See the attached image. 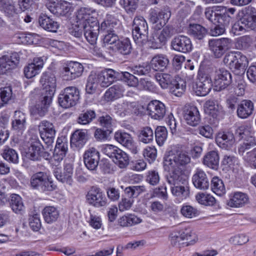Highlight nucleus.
<instances>
[{"mask_svg": "<svg viewBox=\"0 0 256 256\" xmlns=\"http://www.w3.org/2000/svg\"><path fill=\"white\" fill-rule=\"evenodd\" d=\"M47 99L48 97L42 96L40 101L30 108V115L35 119L44 116L47 112L52 100V98L50 99V100Z\"/></svg>", "mask_w": 256, "mask_h": 256, "instance_id": "23", "label": "nucleus"}, {"mask_svg": "<svg viewBox=\"0 0 256 256\" xmlns=\"http://www.w3.org/2000/svg\"><path fill=\"white\" fill-rule=\"evenodd\" d=\"M212 86L211 78L208 74H199L194 90L197 96H205L210 92Z\"/></svg>", "mask_w": 256, "mask_h": 256, "instance_id": "16", "label": "nucleus"}, {"mask_svg": "<svg viewBox=\"0 0 256 256\" xmlns=\"http://www.w3.org/2000/svg\"><path fill=\"white\" fill-rule=\"evenodd\" d=\"M38 130L42 140L48 146H50L54 142L56 132L52 123L42 121L38 125Z\"/></svg>", "mask_w": 256, "mask_h": 256, "instance_id": "14", "label": "nucleus"}, {"mask_svg": "<svg viewBox=\"0 0 256 256\" xmlns=\"http://www.w3.org/2000/svg\"><path fill=\"white\" fill-rule=\"evenodd\" d=\"M84 161L86 166L90 170H96L100 162V153L94 148L87 150L84 154Z\"/></svg>", "mask_w": 256, "mask_h": 256, "instance_id": "24", "label": "nucleus"}, {"mask_svg": "<svg viewBox=\"0 0 256 256\" xmlns=\"http://www.w3.org/2000/svg\"><path fill=\"white\" fill-rule=\"evenodd\" d=\"M10 206L12 211L16 214H22L24 212L25 207L22 198L18 194H13L10 196Z\"/></svg>", "mask_w": 256, "mask_h": 256, "instance_id": "47", "label": "nucleus"}, {"mask_svg": "<svg viewBox=\"0 0 256 256\" xmlns=\"http://www.w3.org/2000/svg\"><path fill=\"white\" fill-rule=\"evenodd\" d=\"M219 155L217 151L208 152L204 157L203 164L212 169H216L219 164Z\"/></svg>", "mask_w": 256, "mask_h": 256, "instance_id": "43", "label": "nucleus"}, {"mask_svg": "<svg viewBox=\"0 0 256 256\" xmlns=\"http://www.w3.org/2000/svg\"><path fill=\"white\" fill-rule=\"evenodd\" d=\"M164 170L170 172L166 176V181L170 184L175 186L180 184H186V178L182 174L180 170L170 169Z\"/></svg>", "mask_w": 256, "mask_h": 256, "instance_id": "33", "label": "nucleus"}, {"mask_svg": "<svg viewBox=\"0 0 256 256\" xmlns=\"http://www.w3.org/2000/svg\"><path fill=\"white\" fill-rule=\"evenodd\" d=\"M68 146L64 138H58L53 154L54 160L59 162L63 160L68 150Z\"/></svg>", "mask_w": 256, "mask_h": 256, "instance_id": "35", "label": "nucleus"}, {"mask_svg": "<svg viewBox=\"0 0 256 256\" xmlns=\"http://www.w3.org/2000/svg\"><path fill=\"white\" fill-rule=\"evenodd\" d=\"M223 62L236 75L244 74L248 62L247 58L240 52L226 54Z\"/></svg>", "mask_w": 256, "mask_h": 256, "instance_id": "4", "label": "nucleus"}, {"mask_svg": "<svg viewBox=\"0 0 256 256\" xmlns=\"http://www.w3.org/2000/svg\"><path fill=\"white\" fill-rule=\"evenodd\" d=\"M141 222L142 220L138 217L132 214L123 216L118 220V224L122 227L130 226Z\"/></svg>", "mask_w": 256, "mask_h": 256, "instance_id": "51", "label": "nucleus"}, {"mask_svg": "<svg viewBox=\"0 0 256 256\" xmlns=\"http://www.w3.org/2000/svg\"><path fill=\"white\" fill-rule=\"evenodd\" d=\"M26 156L31 160H38L41 158L47 159L49 154L44 151L43 146L39 140H35L31 142L26 152Z\"/></svg>", "mask_w": 256, "mask_h": 256, "instance_id": "19", "label": "nucleus"}, {"mask_svg": "<svg viewBox=\"0 0 256 256\" xmlns=\"http://www.w3.org/2000/svg\"><path fill=\"white\" fill-rule=\"evenodd\" d=\"M112 160L120 168H124L129 164V158L128 155L120 148L119 152H118L114 156Z\"/></svg>", "mask_w": 256, "mask_h": 256, "instance_id": "53", "label": "nucleus"}, {"mask_svg": "<svg viewBox=\"0 0 256 256\" xmlns=\"http://www.w3.org/2000/svg\"><path fill=\"white\" fill-rule=\"evenodd\" d=\"M73 174V167L70 164L64 166V172H62L58 168L54 170V174L56 179L62 183L71 184L72 182V176Z\"/></svg>", "mask_w": 256, "mask_h": 256, "instance_id": "30", "label": "nucleus"}, {"mask_svg": "<svg viewBox=\"0 0 256 256\" xmlns=\"http://www.w3.org/2000/svg\"><path fill=\"white\" fill-rule=\"evenodd\" d=\"M186 184H180L175 186H171L170 190L172 194L180 200H183L186 198L190 194L189 188Z\"/></svg>", "mask_w": 256, "mask_h": 256, "instance_id": "44", "label": "nucleus"}, {"mask_svg": "<svg viewBox=\"0 0 256 256\" xmlns=\"http://www.w3.org/2000/svg\"><path fill=\"white\" fill-rule=\"evenodd\" d=\"M156 80L162 88H169L170 92L177 96H180L184 92L186 82L176 76L166 73H157L155 75Z\"/></svg>", "mask_w": 256, "mask_h": 256, "instance_id": "3", "label": "nucleus"}, {"mask_svg": "<svg viewBox=\"0 0 256 256\" xmlns=\"http://www.w3.org/2000/svg\"><path fill=\"white\" fill-rule=\"evenodd\" d=\"M196 198L197 202L204 206H213L216 203L215 198L210 194L200 192L196 196Z\"/></svg>", "mask_w": 256, "mask_h": 256, "instance_id": "56", "label": "nucleus"}, {"mask_svg": "<svg viewBox=\"0 0 256 256\" xmlns=\"http://www.w3.org/2000/svg\"><path fill=\"white\" fill-rule=\"evenodd\" d=\"M38 23L44 30L52 32H56L60 26L58 22L46 15L40 16Z\"/></svg>", "mask_w": 256, "mask_h": 256, "instance_id": "40", "label": "nucleus"}, {"mask_svg": "<svg viewBox=\"0 0 256 256\" xmlns=\"http://www.w3.org/2000/svg\"><path fill=\"white\" fill-rule=\"evenodd\" d=\"M211 188L216 194L221 196L226 192V188L222 180L218 177H214L211 181Z\"/></svg>", "mask_w": 256, "mask_h": 256, "instance_id": "54", "label": "nucleus"}, {"mask_svg": "<svg viewBox=\"0 0 256 256\" xmlns=\"http://www.w3.org/2000/svg\"><path fill=\"white\" fill-rule=\"evenodd\" d=\"M220 12L218 6H212L206 8L204 14L206 19L212 23L216 24V21Z\"/></svg>", "mask_w": 256, "mask_h": 256, "instance_id": "58", "label": "nucleus"}, {"mask_svg": "<svg viewBox=\"0 0 256 256\" xmlns=\"http://www.w3.org/2000/svg\"><path fill=\"white\" fill-rule=\"evenodd\" d=\"M122 78L130 86L136 87L139 83L138 78L128 72H122Z\"/></svg>", "mask_w": 256, "mask_h": 256, "instance_id": "63", "label": "nucleus"}, {"mask_svg": "<svg viewBox=\"0 0 256 256\" xmlns=\"http://www.w3.org/2000/svg\"><path fill=\"white\" fill-rule=\"evenodd\" d=\"M232 82V76L230 72L224 69L216 71L214 78V90L220 91L227 88Z\"/></svg>", "mask_w": 256, "mask_h": 256, "instance_id": "17", "label": "nucleus"}, {"mask_svg": "<svg viewBox=\"0 0 256 256\" xmlns=\"http://www.w3.org/2000/svg\"><path fill=\"white\" fill-rule=\"evenodd\" d=\"M80 99V92L76 86H68L60 94L58 101L63 108H68L74 106Z\"/></svg>", "mask_w": 256, "mask_h": 256, "instance_id": "6", "label": "nucleus"}, {"mask_svg": "<svg viewBox=\"0 0 256 256\" xmlns=\"http://www.w3.org/2000/svg\"><path fill=\"white\" fill-rule=\"evenodd\" d=\"M183 116L186 122L192 126H196L200 122L199 111L194 106H185L183 110Z\"/></svg>", "mask_w": 256, "mask_h": 256, "instance_id": "21", "label": "nucleus"}, {"mask_svg": "<svg viewBox=\"0 0 256 256\" xmlns=\"http://www.w3.org/2000/svg\"><path fill=\"white\" fill-rule=\"evenodd\" d=\"M148 28L145 19L142 16L136 17L133 21L132 36L135 42L142 46L148 41Z\"/></svg>", "mask_w": 256, "mask_h": 256, "instance_id": "5", "label": "nucleus"}, {"mask_svg": "<svg viewBox=\"0 0 256 256\" xmlns=\"http://www.w3.org/2000/svg\"><path fill=\"white\" fill-rule=\"evenodd\" d=\"M171 16V12L169 7L166 6L160 11L152 10L149 14V22L156 30H160L168 22Z\"/></svg>", "mask_w": 256, "mask_h": 256, "instance_id": "8", "label": "nucleus"}, {"mask_svg": "<svg viewBox=\"0 0 256 256\" xmlns=\"http://www.w3.org/2000/svg\"><path fill=\"white\" fill-rule=\"evenodd\" d=\"M216 141L222 148L229 150L234 144L235 139L234 134L231 132L221 131L218 133Z\"/></svg>", "mask_w": 256, "mask_h": 256, "instance_id": "26", "label": "nucleus"}, {"mask_svg": "<svg viewBox=\"0 0 256 256\" xmlns=\"http://www.w3.org/2000/svg\"><path fill=\"white\" fill-rule=\"evenodd\" d=\"M44 220L48 224L56 222L59 217V212L57 208L52 206H46L42 211Z\"/></svg>", "mask_w": 256, "mask_h": 256, "instance_id": "46", "label": "nucleus"}, {"mask_svg": "<svg viewBox=\"0 0 256 256\" xmlns=\"http://www.w3.org/2000/svg\"><path fill=\"white\" fill-rule=\"evenodd\" d=\"M88 140V134L86 130H78L74 131L70 138V144L78 148L84 146Z\"/></svg>", "mask_w": 256, "mask_h": 256, "instance_id": "32", "label": "nucleus"}, {"mask_svg": "<svg viewBox=\"0 0 256 256\" xmlns=\"http://www.w3.org/2000/svg\"><path fill=\"white\" fill-rule=\"evenodd\" d=\"M96 114L94 110H84L80 114L77 122L80 124H88L96 118Z\"/></svg>", "mask_w": 256, "mask_h": 256, "instance_id": "52", "label": "nucleus"}, {"mask_svg": "<svg viewBox=\"0 0 256 256\" xmlns=\"http://www.w3.org/2000/svg\"><path fill=\"white\" fill-rule=\"evenodd\" d=\"M171 46L174 50L182 53H188L192 50L190 39L183 35L174 37L172 40Z\"/></svg>", "mask_w": 256, "mask_h": 256, "instance_id": "18", "label": "nucleus"}, {"mask_svg": "<svg viewBox=\"0 0 256 256\" xmlns=\"http://www.w3.org/2000/svg\"><path fill=\"white\" fill-rule=\"evenodd\" d=\"M156 140L158 146L164 144L167 138V130L164 126H158L155 130Z\"/></svg>", "mask_w": 256, "mask_h": 256, "instance_id": "61", "label": "nucleus"}, {"mask_svg": "<svg viewBox=\"0 0 256 256\" xmlns=\"http://www.w3.org/2000/svg\"><path fill=\"white\" fill-rule=\"evenodd\" d=\"M20 59L19 54L16 52L0 57V74L12 72L18 66Z\"/></svg>", "mask_w": 256, "mask_h": 256, "instance_id": "11", "label": "nucleus"}, {"mask_svg": "<svg viewBox=\"0 0 256 256\" xmlns=\"http://www.w3.org/2000/svg\"><path fill=\"white\" fill-rule=\"evenodd\" d=\"M190 156L187 152L184 150L182 146L174 145L164 158V170H180L190 164Z\"/></svg>", "mask_w": 256, "mask_h": 256, "instance_id": "1", "label": "nucleus"}, {"mask_svg": "<svg viewBox=\"0 0 256 256\" xmlns=\"http://www.w3.org/2000/svg\"><path fill=\"white\" fill-rule=\"evenodd\" d=\"M40 82L44 86L42 96L48 98V100L52 98L56 88L55 76L50 72H46L42 76Z\"/></svg>", "mask_w": 256, "mask_h": 256, "instance_id": "13", "label": "nucleus"}, {"mask_svg": "<svg viewBox=\"0 0 256 256\" xmlns=\"http://www.w3.org/2000/svg\"><path fill=\"white\" fill-rule=\"evenodd\" d=\"M170 240L174 244L180 240H188V244H192L196 242L198 238L196 234L188 228L172 233Z\"/></svg>", "mask_w": 256, "mask_h": 256, "instance_id": "22", "label": "nucleus"}, {"mask_svg": "<svg viewBox=\"0 0 256 256\" xmlns=\"http://www.w3.org/2000/svg\"><path fill=\"white\" fill-rule=\"evenodd\" d=\"M182 214L187 218H192L199 214V212L197 209L189 206H183L180 209Z\"/></svg>", "mask_w": 256, "mask_h": 256, "instance_id": "62", "label": "nucleus"}, {"mask_svg": "<svg viewBox=\"0 0 256 256\" xmlns=\"http://www.w3.org/2000/svg\"><path fill=\"white\" fill-rule=\"evenodd\" d=\"M231 42L228 38L212 39L209 40L208 46L214 57L220 58L230 48Z\"/></svg>", "mask_w": 256, "mask_h": 256, "instance_id": "12", "label": "nucleus"}, {"mask_svg": "<svg viewBox=\"0 0 256 256\" xmlns=\"http://www.w3.org/2000/svg\"><path fill=\"white\" fill-rule=\"evenodd\" d=\"M20 11H34L38 8L39 0H16Z\"/></svg>", "mask_w": 256, "mask_h": 256, "instance_id": "50", "label": "nucleus"}, {"mask_svg": "<svg viewBox=\"0 0 256 256\" xmlns=\"http://www.w3.org/2000/svg\"><path fill=\"white\" fill-rule=\"evenodd\" d=\"M148 114L155 120H161L166 112V106L161 102L157 100L151 101L148 105Z\"/></svg>", "mask_w": 256, "mask_h": 256, "instance_id": "25", "label": "nucleus"}, {"mask_svg": "<svg viewBox=\"0 0 256 256\" xmlns=\"http://www.w3.org/2000/svg\"><path fill=\"white\" fill-rule=\"evenodd\" d=\"M99 82L98 81L96 74H90L89 76L86 86V92L88 94L94 93L97 88Z\"/></svg>", "mask_w": 256, "mask_h": 256, "instance_id": "60", "label": "nucleus"}, {"mask_svg": "<svg viewBox=\"0 0 256 256\" xmlns=\"http://www.w3.org/2000/svg\"><path fill=\"white\" fill-rule=\"evenodd\" d=\"M16 0H0V10L8 17L15 16L20 12L16 8Z\"/></svg>", "mask_w": 256, "mask_h": 256, "instance_id": "34", "label": "nucleus"}, {"mask_svg": "<svg viewBox=\"0 0 256 256\" xmlns=\"http://www.w3.org/2000/svg\"><path fill=\"white\" fill-rule=\"evenodd\" d=\"M118 72L112 69H106L96 75L99 84L102 87L106 88L110 86L117 79Z\"/></svg>", "mask_w": 256, "mask_h": 256, "instance_id": "29", "label": "nucleus"}, {"mask_svg": "<svg viewBox=\"0 0 256 256\" xmlns=\"http://www.w3.org/2000/svg\"><path fill=\"white\" fill-rule=\"evenodd\" d=\"M83 71L84 67L81 64L71 61L64 65L61 76L64 80H72L80 77Z\"/></svg>", "mask_w": 256, "mask_h": 256, "instance_id": "10", "label": "nucleus"}, {"mask_svg": "<svg viewBox=\"0 0 256 256\" xmlns=\"http://www.w3.org/2000/svg\"><path fill=\"white\" fill-rule=\"evenodd\" d=\"M207 32L206 29L198 24H190L188 29V33L198 40H202Z\"/></svg>", "mask_w": 256, "mask_h": 256, "instance_id": "48", "label": "nucleus"}, {"mask_svg": "<svg viewBox=\"0 0 256 256\" xmlns=\"http://www.w3.org/2000/svg\"><path fill=\"white\" fill-rule=\"evenodd\" d=\"M47 7L52 13L58 16H66L72 10V4L65 0L58 2H50L47 4Z\"/></svg>", "mask_w": 256, "mask_h": 256, "instance_id": "20", "label": "nucleus"}, {"mask_svg": "<svg viewBox=\"0 0 256 256\" xmlns=\"http://www.w3.org/2000/svg\"><path fill=\"white\" fill-rule=\"evenodd\" d=\"M86 198L87 203L95 208L104 206L107 204V199L104 194L97 186H92L88 192Z\"/></svg>", "mask_w": 256, "mask_h": 256, "instance_id": "9", "label": "nucleus"}, {"mask_svg": "<svg viewBox=\"0 0 256 256\" xmlns=\"http://www.w3.org/2000/svg\"><path fill=\"white\" fill-rule=\"evenodd\" d=\"M244 16L240 18L242 24L246 28L256 30V10L254 8L248 6L242 10Z\"/></svg>", "mask_w": 256, "mask_h": 256, "instance_id": "27", "label": "nucleus"}, {"mask_svg": "<svg viewBox=\"0 0 256 256\" xmlns=\"http://www.w3.org/2000/svg\"><path fill=\"white\" fill-rule=\"evenodd\" d=\"M97 26L98 28L97 30L96 39L94 42L88 41L90 44L96 43L99 31L108 32H116V30H120V24L114 16L110 14H107L104 21L100 26L97 22Z\"/></svg>", "mask_w": 256, "mask_h": 256, "instance_id": "15", "label": "nucleus"}, {"mask_svg": "<svg viewBox=\"0 0 256 256\" xmlns=\"http://www.w3.org/2000/svg\"><path fill=\"white\" fill-rule=\"evenodd\" d=\"M98 122L102 127L107 130H110L112 132L114 120L108 114L103 115L98 118Z\"/></svg>", "mask_w": 256, "mask_h": 256, "instance_id": "64", "label": "nucleus"}, {"mask_svg": "<svg viewBox=\"0 0 256 256\" xmlns=\"http://www.w3.org/2000/svg\"><path fill=\"white\" fill-rule=\"evenodd\" d=\"M132 46L130 39L125 38L119 40L116 45L112 47V50L122 55H128L131 53Z\"/></svg>", "mask_w": 256, "mask_h": 256, "instance_id": "39", "label": "nucleus"}, {"mask_svg": "<svg viewBox=\"0 0 256 256\" xmlns=\"http://www.w3.org/2000/svg\"><path fill=\"white\" fill-rule=\"evenodd\" d=\"M192 182L194 186L198 189L206 190L209 187V180L205 172L198 168L192 177Z\"/></svg>", "mask_w": 256, "mask_h": 256, "instance_id": "28", "label": "nucleus"}, {"mask_svg": "<svg viewBox=\"0 0 256 256\" xmlns=\"http://www.w3.org/2000/svg\"><path fill=\"white\" fill-rule=\"evenodd\" d=\"M254 131L250 124H246L238 128L236 130V134L240 137V138H244L248 134H253Z\"/></svg>", "mask_w": 256, "mask_h": 256, "instance_id": "59", "label": "nucleus"}, {"mask_svg": "<svg viewBox=\"0 0 256 256\" xmlns=\"http://www.w3.org/2000/svg\"><path fill=\"white\" fill-rule=\"evenodd\" d=\"M119 30H116V32H108L106 33L104 36L103 42L106 45H110L109 48L112 50V47L114 45H116L117 42L120 40L118 36Z\"/></svg>", "mask_w": 256, "mask_h": 256, "instance_id": "55", "label": "nucleus"}, {"mask_svg": "<svg viewBox=\"0 0 256 256\" xmlns=\"http://www.w3.org/2000/svg\"><path fill=\"white\" fill-rule=\"evenodd\" d=\"M30 182L32 188L42 192L52 191L56 187L47 174L42 172L34 174Z\"/></svg>", "mask_w": 256, "mask_h": 256, "instance_id": "7", "label": "nucleus"}, {"mask_svg": "<svg viewBox=\"0 0 256 256\" xmlns=\"http://www.w3.org/2000/svg\"><path fill=\"white\" fill-rule=\"evenodd\" d=\"M12 124L13 130L22 132L26 128V114L20 110H16Z\"/></svg>", "mask_w": 256, "mask_h": 256, "instance_id": "36", "label": "nucleus"}, {"mask_svg": "<svg viewBox=\"0 0 256 256\" xmlns=\"http://www.w3.org/2000/svg\"><path fill=\"white\" fill-rule=\"evenodd\" d=\"M138 137L140 142L145 144H150L154 140L153 130L150 126L143 127L139 130Z\"/></svg>", "mask_w": 256, "mask_h": 256, "instance_id": "49", "label": "nucleus"}, {"mask_svg": "<svg viewBox=\"0 0 256 256\" xmlns=\"http://www.w3.org/2000/svg\"><path fill=\"white\" fill-rule=\"evenodd\" d=\"M205 112L212 116L214 120H217V117L221 110V106H219L218 102L214 100L206 101L204 106Z\"/></svg>", "mask_w": 256, "mask_h": 256, "instance_id": "45", "label": "nucleus"}, {"mask_svg": "<svg viewBox=\"0 0 256 256\" xmlns=\"http://www.w3.org/2000/svg\"><path fill=\"white\" fill-rule=\"evenodd\" d=\"M2 156L8 162L14 164H17L18 162V154L16 151L13 148H5Z\"/></svg>", "mask_w": 256, "mask_h": 256, "instance_id": "57", "label": "nucleus"}, {"mask_svg": "<svg viewBox=\"0 0 256 256\" xmlns=\"http://www.w3.org/2000/svg\"><path fill=\"white\" fill-rule=\"evenodd\" d=\"M254 110V104L251 100H243L238 106V116L242 119L246 118L252 114Z\"/></svg>", "mask_w": 256, "mask_h": 256, "instance_id": "37", "label": "nucleus"}, {"mask_svg": "<svg viewBox=\"0 0 256 256\" xmlns=\"http://www.w3.org/2000/svg\"><path fill=\"white\" fill-rule=\"evenodd\" d=\"M248 201V197L245 194L236 192L228 201L227 204L230 207L240 208L244 206Z\"/></svg>", "mask_w": 256, "mask_h": 256, "instance_id": "42", "label": "nucleus"}, {"mask_svg": "<svg viewBox=\"0 0 256 256\" xmlns=\"http://www.w3.org/2000/svg\"><path fill=\"white\" fill-rule=\"evenodd\" d=\"M124 88L121 84H116L110 88L104 94L105 99L107 101H111L117 99L123 96Z\"/></svg>", "mask_w": 256, "mask_h": 256, "instance_id": "38", "label": "nucleus"}, {"mask_svg": "<svg viewBox=\"0 0 256 256\" xmlns=\"http://www.w3.org/2000/svg\"><path fill=\"white\" fill-rule=\"evenodd\" d=\"M92 10L90 8H80L77 12L76 26L85 30V38L87 41L94 42L97 30V21H92L90 16Z\"/></svg>", "mask_w": 256, "mask_h": 256, "instance_id": "2", "label": "nucleus"}, {"mask_svg": "<svg viewBox=\"0 0 256 256\" xmlns=\"http://www.w3.org/2000/svg\"><path fill=\"white\" fill-rule=\"evenodd\" d=\"M114 139L124 146L132 151L134 154L136 153V147L132 136L126 132H117L114 136Z\"/></svg>", "mask_w": 256, "mask_h": 256, "instance_id": "31", "label": "nucleus"}, {"mask_svg": "<svg viewBox=\"0 0 256 256\" xmlns=\"http://www.w3.org/2000/svg\"><path fill=\"white\" fill-rule=\"evenodd\" d=\"M169 60L167 56L163 54H158L154 56L150 62L149 66L156 71H162L164 70L168 64Z\"/></svg>", "mask_w": 256, "mask_h": 256, "instance_id": "41", "label": "nucleus"}]
</instances>
